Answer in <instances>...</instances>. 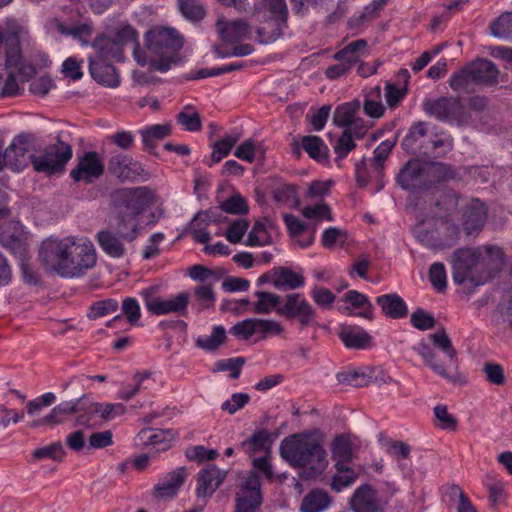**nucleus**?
Listing matches in <instances>:
<instances>
[{
	"mask_svg": "<svg viewBox=\"0 0 512 512\" xmlns=\"http://www.w3.org/2000/svg\"><path fill=\"white\" fill-rule=\"evenodd\" d=\"M39 259L49 270L62 277H77L95 266L97 257L90 241L76 243L71 237L48 238L41 244Z\"/></svg>",
	"mask_w": 512,
	"mask_h": 512,
	"instance_id": "1",
	"label": "nucleus"
},
{
	"mask_svg": "<svg viewBox=\"0 0 512 512\" xmlns=\"http://www.w3.org/2000/svg\"><path fill=\"white\" fill-rule=\"evenodd\" d=\"M281 457L291 466L307 469L306 477L320 475L328 466L327 454L318 440L306 433L285 437L279 447Z\"/></svg>",
	"mask_w": 512,
	"mask_h": 512,
	"instance_id": "2",
	"label": "nucleus"
},
{
	"mask_svg": "<svg viewBox=\"0 0 512 512\" xmlns=\"http://www.w3.org/2000/svg\"><path fill=\"white\" fill-rule=\"evenodd\" d=\"M144 40L145 51L153 59L152 67L158 72L166 73L172 65L182 61L180 51L184 46V37L175 28L153 27L145 33Z\"/></svg>",
	"mask_w": 512,
	"mask_h": 512,
	"instance_id": "3",
	"label": "nucleus"
},
{
	"mask_svg": "<svg viewBox=\"0 0 512 512\" xmlns=\"http://www.w3.org/2000/svg\"><path fill=\"white\" fill-rule=\"evenodd\" d=\"M429 339L432 344L447 357V364H441L439 356L434 353L426 344H421L417 349L418 353L434 373L447 380L455 386H464L468 383L467 376L459 370V360L457 351L452 345V341L445 329L430 334Z\"/></svg>",
	"mask_w": 512,
	"mask_h": 512,
	"instance_id": "4",
	"label": "nucleus"
},
{
	"mask_svg": "<svg viewBox=\"0 0 512 512\" xmlns=\"http://www.w3.org/2000/svg\"><path fill=\"white\" fill-rule=\"evenodd\" d=\"M158 199L156 190L149 186L130 187V241L146 227L155 225L163 215V211L159 215L155 212L144 214Z\"/></svg>",
	"mask_w": 512,
	"mask_h": 512,
	"instance_id": "5",
	"label": "nucleus"
},
{
	"mask_svg": "<svg viewBox=\"0 0 512 512\" xmlns=\"http://www.w3.org/2000/svg\"><path fill=\"white\" fill-rule=\"evenodd\" d=\"M77 412L75 425L86 428H94L98 425V419L107 422L115 417L123 415L126 411L121 403H100L89 399L87 395H82L75 399Z\"/></svg>",
	"mask_w": 512,
	"mask_h": 512,
	"instance_id": "6",
	"label": "nucleus"
},
{
	"mask_svg": "<svg viewBox=\"0 0 512 512\" xmlns=\"http://www.w3.org/2000/svg\"><path fill=\"white\" fill-rule=\"evenodd\" d=\"M234 512H259L263 503L259 475L255 471L239 473L235 486Z\"/></svg>",
	"mask_w": 512,
	"mask_h": 512,
	"instance_id": "7",
	"label": "nucleus"
},
{
	"mask_svg": "<svg viewBox=\"0 0 512 512\" xmlns=\"http://www.w3.org/2000/svg\"><path fill=\"white\" fill-rule=\"evenodd\" d=\"M72 156L71 145L57 138L56 143L46 146L41 151L37 150L33 169L48 176L61 173Z\"/></svg>",
	"mask_w": 512,
	"mask_h": 512,
	"instance_id": "8",
	"label": "nucleus"
},
{
	"mask_svg": "<svg viewBox=\"0 0 512 512\" xmlns=\"http://www.w3.org/2000/svg\"><path fill=\"white\" fill-rule=\"evenodd\" d=\"M423 108L429 116L442 122L455 123L458 126L466 125L470 119L467 108L458 97L429 99L424 101Z\"/></svg>",
	"mask_w": 512,
	"mask_h": 512,
	"instance_id": "9",
	"label": "nucleus"
},
{
	"mask_svg": "<svg viewBox=\"0 0 512 512\" xmlns=\"http://www.w3.org/2000/svg\"><path fill=\"white\" fill-rule=\"evenodd\" d=\"M128 39V26H122L113 36L107 34H99L93 40L91 46L95 50L94 56L88 59L124 62V47Z\"/></svg>",
	"mask_w": 512,
	"mask_h": 512,
	"instance_id": "10",
	"label": "nucleus"
},
{
	"mask_svg": "<svg viewBox=\"0 0 512 512\" xmlns=\"http://www.w3.org/2000/svg\"><path fill=\"white\" fill-rule=\"evenodd\" d=\"M37 153V144L34 137L30 134H19L12 140L6 148L7 168L13 171H21L33 161Z\"/></svg>",
	"mask_w": 512,
	"mask_h": 512,
	"instance_id": "11",
	"label": "nucleus"
},
{
	"mask_svg": "<svg viewBox=\"0 0 512 512\" xmlns=\"http://www.w3.org/2000/svg\"><path fill=\"white\" fill-rule=\"evenodd\" d=\"M278 314L288 320L296 319L300 329L313 326L316 322L315 309L300 293L287 294L282 299Z\"/></svg>",
	"mask_w": 512,
	"mask_h": 512,
	"instance_id": "12",
	"label": "nucleus"
},
{
	"mask_svg": "<svg viewBox=\"0 0 512 512\" xmlns=\"http://www.w3.org/2000/svg\"><path fill=\"white\" fill-rule=\"evenodd\" d=\"M475 251L472 248H459L452 254V276L456 284L471 282L478 285Z\"/></svg>",
	"mask_w": 512,
	"mask_h": 512,
	"instance_id": "13",
	"label": "nucleus"
},
{
	"mask_svg": "<svg viewBox=\"0 0 512 512\" xmlns=\"http://www.w3.org/2000/svg\"><path fill=\"white\" fill-rule=\"evenodd\" d=\"M476 257V271L478 285L492 278L504 266V252L499 247L486 246L474 249Z\"/></svg>",
	"mask_w": 512,
	"mask_h": 512,
	"instance_id": "14",
	"label": "nucleus"
},
{
	"mask_svg": "<svg viewBox=\"0 0 512 512\" xmlns=\"http://www.w3.org/2000/svg\"><path fill=\"white\" fill-rule=\"evenodd\" d=\"M103 173L104 165L99 154L95 151H88L79 158L76 167L70 171V177L75 182L84 181L86 184H91Z\"/></svg>",
	"mask_w": 512,
	"mask_h": 512,
	"instance_id": "15",
	"label": "nucleus"
},
{
	"mask_svg": "<svg viewBox=\"0 0 512 512\" xmlns=\"http://www.w3.org/2000/svg\"><path fill=\"white\" fill-rule=\"evenodd\" d=\"M397 183L405 190L429 188V182L426 178V165L423 166L417 159L409 160L397 175Z\"/></svg>",
	"mask_w": 512,
	"mask_h": 512,
	"instance_id": "16",
	"label": "nucleus"
},
{
	"mask_svg": "<svg viewBox=\"0 0 512 512\" xmlns=\"http://www.w3.org/2000/svg\"><path fill=\"white\" fill-rule=\"evenodd\" d=\"M227 472L215 465H208L201 469L196 479V495L198 498L208 499L222 485Z\"/></svg>",
	"mask_w": 512,
	"mask_h": 512,
	"instance_id": "17",
	"label": "nucleus"
},
{
	"mask_svg": "<svg viewBox=\"0 0 512 512\" xmlns=\"http://www.w3.org/2000/svg\"><path fill=\"white\" fill-rule=\"evenodd\" d=\"M189 293L180 292L175 297L169 299L154 298L146 301L147 309L154 315H166L176 313L185 315L189 303Z\"/></svg>",
	"mask_w": 512,
	"mask_h": 512,
	"instance_id": "18",
	"label": "nucleus"
},
{
	"mask_svg": "<svg viewBox=\"0 0 512 512\" xmlns=\"http://www.w3.org/2000/svg\"><path fill=\"white\" fill-rule=\"evenodd\" d=\"M353 512H385L376 490L369 484L358 487L349 500Z\"/></svg>",
	"mask_w": 512,
	"mask_h": 512,
	"instance_id": "19",
	"label": "nucleus"
},
{
	"mask_svg": "<svg viewBox=\"0 0 512 512\" xmlns=\"http://www.w3.org/2000/svg\"><path fill=\"white\" fill-rule=\"evenodd\" d=\"M0 244L17 257L27 254L24 232L18 223L10 222L0 226Z\"/></svg>",
	"mask_w": 512,
	"mask_h": 512,
	"instance_id": "20",
	"label": "nucleus"
},
{
	"mask_svg": "<svg viewBox=\"0 0 512 512\" xmlns=\"http://www.w3.org/2000/svg\"><path fill=\"white\" fill-rule=\"evenodd\" d=\"M288 27V20L272 16H264L257 27L256 40L263 45H270L278 41Z\"/></svg>",
	"mask_w": 512,
	"mask_h": 512,
	"instance_id": "21",
	"label": "nucleus"
},
{
	"mask_svg": "<svg viewBox=\"0 0 512 512\" xmlns=\"http://www.w3.org/2000/svg\"><path fill=\"white\" fill-rule=\"evenodd\" d=\"M445 228L450 232V238L446 241L439 239L437 234L433 230H429L425 224L417 225L414 229V235L420 243L430 248H440L445 245L451 246L458 240L460 229L452 223H446Z\"/></svg>",
	"mask_w": 512,
	"mask_h": 512,
	"instance_id": "22",
	"label": "nucleus"
},
{
	"mask_svg": "<svg viewBox=\"0 0 512 512\" xmlns=\"http://www.w3.org/2000/svg\"><path fill=\"white\" fill-rule=\"evenodd\" d=\"M101 249L110 257L119 258L125 254L126 235L119 228L101 230L96 234Z\"/></svg>",
	"mask_w": 512,
	"mask_h": 512,
	"instance_id": "23",
	"label": "nucleus"
},
{
	"mask_svg": "<svg viewBox=\"0 0 512 512\" xmlns=\"http://www.w3.org/2000/svg\"><path fill=\"white\" fill-rule=\"evenodd\" d=\"M133 57L141 69H136L132 73L133 82L140 86L155 84L158 78L155 72L156 68L152 67L153 59L148 58L146 51L141 49L137 44L133 49Z\"/></svg>",
	"mask_w": 512,
	"mask_h": 512,
	"instance_id": "24",
	"label": "nucleus"
},
{
	"mask_svg": "<svg viewBox=\"0 0 512 512\" xmlns=\"http://www.w3.org/2000/svg\"><path fill=\"white\" fill-rule=\"evenodd\" d=\"M426 126V123L418 122L410 128L402 140V147L407 153L429 155V146L426 144L429 139Z\"/></svg>",
	"mask_w": 512,
	"mask_h": 512,
	"instance_id": "25",
	"label": "nucleus"
},
{
	"mask_svg": "<svg viewBox=\"0 0 512 512\" xmlns=\"http://www.w3.org/2000/svg\"><path fill=\"white\" fill-rule=\"evenodd\" d=\"M216 29L221 39L225 42L236 43L249 37L250 26L244 20L228 21L220 17L216 22Z\"/></svg>",
	"mask_w": 512,
	"mask_h": 512,
	"instance_id": "26",
	"label": "nucleus"
},
{
	"mask_svg": "<svg viewBox=\"0 0 512 512\" xmlns=\"http://www.w3.org/2000/svg\"><path fill=\"white\" fill-rule=\"evenodd\" d=\"M367 130L368 127L363 124V121L356 118L354 123L343 131L334 146V152L337 154L336 161L345 158L349 152L356 148V143L352 139V131L355 137L361 138Z\"/></svg>",
	"mask_w": 512,
	"mask_h": 512,
	"instance_id": "27",
	"label": "nucleus"
},
{
	"mask_svg": "<svg viewBox=\"0 0 512 512\" xmlns=\"http://www.w3.org/2000/svg\"><path fill=\"white\" fill-rule=\"evenodd\" d=\"M468 66L477 86H493L498 83L500 71L492 61L477 58L470 62Z\"/></svg>",
	"mask_w": 512,
	"mask_h": 512,
	"instance_id": "28",
	"label": "nucleus"
},
{
	"mask_svg": "<svg viewBox=\"0 0 512 512\" xmlns=\"http://www.w3.org/2000/svg\"><path fill=\"white\" fill-rule=\"evenodd\" d=\"M487 211L483 203L471 200L463 213V228L467 235L478 233L486 221Z\"/></svg>",
	"mask_w": 512,
	"mask_h": 512,
	"instance_id": "29",
	"label": "nucleus"
},
{
	"mask_svg": "<svg viewBox=\"0 0 512 512\" xmlns=\"http://www.w3.org/2000/svg\"><path fill=\"white\" fill-rule=\"evenodd\" d=\"M186 468L180 467L169 472L154 486V493L159 498L175 496L186 479Z\"/></svg>",
	"mask_w": 512,
	"mask_h": 512,
	"instance_id": "30",
	"label": "nucleus"
},
{
	"mask_svg": "<svg viewBox=\"0 0 512 512\" xmlns=\"http://www.w3.org/2000/svg\"><path fill=\"white\" fill-rule=\"evenodd\" d=\"M88 60L89 73L97 83L108 87H117L119 85V76L113 66V62Z\"/></svg>",
	"mask_w": 512,
	"mask_h": 512,
	"instance_id": "31",
	"label": "nucleus"
},
{
	"mask_svg": "<svg viewBox=\"0 0 512 512\" xmlns=\"http://www.w3.org/2000/svg\"><path fill=\"white\" fill-rule=\"evenodd\" d=\"M377 304L381 307L382 312L389 318H403L408 313V308L404 300L397 294H385L377 297Z\"/></svg>",
	"mask_w": 512,
	"mask_h": 512,
	"instance_id": "32",
	"label": "nucleus"
},
{
	"mask_svg": "<svg viewBox=\"0 0 512 512\" xmlns=\"http://www.w3.org/2000/svg\"><path fill=\"white\" fill-rule=\"evenodd\" d=\"M339 337L347 348L365 349L372 346L371 335L360 328L345 327L339 332Z\"/></svg>",
	"mask_w": 512,
	"mask_h": 512,
	"instance_id": "33",
	"label": "nucleus"
},
{
	"mask_svg": "<svg viewBox=\"0 0 512 512\" xmlns=\"http://www.w3.org/2000/svg\"><path fill=\"white\" fill-rule=\"evenodd\" d=\"M216 222L214 214L210 211H200L192 219L191 234L198 243H207L210 240V233L206 230V226Z\"/></svg>",
	"mask_w": 512,
	"mask_h": 512,
	"instance_id": "34",
	"label": "nucleus"
},
{
	"mask_svg": "<svg viewBox=\"0 0 512 512\" xmlns=\"http://www.w3.org/2000/svg\"><path fill=\"white\" fill-rule=\"evenodd\" d=\"M304 284L305 278L302 274L294 272L289 267H276V289L295 290L303 287Z\"/></svg>",
	"mask_w": 512,
	"mask_h": 512,
	"instance_id": "35",
	"label": "nucleus"
},
{
	"mask_svg": "<svg viewBox=\"0 0 512 512\" xmlns=\"http://www.w3.org/2000/svg\"><path fill=\"white\" fill-rule=\"evenodd\" d=\"M456 177L452 165L443 162H429L426 164V178L429 187L432 184L452 180Z\"/></svg>",
	"mask_w": 512,
	"mask_h": 512,
	"instance_id": "36",
	"label": "nucleus"
},
{
	"mask_svg": "<svg viewBox=\"0 0 512 512\" xmlns=\"http://www.w3.org/2000/svg\"><path fill=\"white\" fill-rule=\"evenodd\" d=\"M171 132L172 126L170 123L152 125L140 131L143 144L149 151H152L156 147V140L166 138Z\"/></svg>",
	"mask_w": 512,
	"mask_h": 512,
	"instance_id": "37",
	"label": "nucleus"
},
{
	"mask_svg": "<svg viewBox=\"0 0 512 512\" xmlns=\"http://www.w3.org/2000/svg\"><path fill=\"white\" fill-rule=\"evenodd\" d=\"M449 86L455 92L467 93L473 91L474 86H477V84L468 64L450 76Z\"/></svg>",
	"mask_w": 512,
	"mask_h": 512,
	"instance_id": "38",
	"label": "nucleus"
},
{
	"mask_svg": "<svg viewBox=\"0 0 512 512\" xmlns=\"http://www.w3.org/2000/svg\"><path fill=\"white\" fill-rule=\"evenodd\" d=\"M330 504L329 495L322 490H313L302 500L300 510L302 512H321Z\"/></svg>",
	"mask_w": 512,
	"mask_h": 512,
	"instance_id": "39",
	"label": "nucleus"
},
{
	"mask_svg": "<svg viewBox=\"0 0 512 512\" xmlns=\"http://www.w3.org/2000/svg\"><path fill=\"white\" fill-rule=\"evenodd\" d=\"M255 296L258 298V301L254 303L256 313L267 314L276 311L278 314V308L281 307L283 298L275 293L265 291H256Z\"/></svg>",
	"mask_w": 512,
	"mask_h": 512,
	"instance_id": "40",
	"label": "nucleus"
},
{
	"mask_svg": "<svg viewBox=\"0 0 512 512\" xmlns=\"http://www.w3.org/2000/svg\"><path fill=\"white\" fill-rule=\"evenodd\" d=\"M77 406L75 399L70 401H63L56 405L47 415L51 423V427L64 424L70 416L75 415Z\"/></svg>",
	"mask_w": 512,
	"mask_h": 512,
	"instance_id": "41",
	"label": "nucleus"
},
{
	"mask_svg": "<svg viewBox=\"0 0 512 512\" xmlns=\"http://www.w3.org/2000/svg\"><path fill=\"white\" fill-rule=\"evenodd\" d=\"M359 109L358 102H348L339 105L333 114V123L339 127L351 126L356 119V113Z\"/></svg>",
	"mask_w": 512,
	"mask_h": 512,
	"instance_id": "42",
	"label": "nucleus"
},
{
	"mask_svg": "<svg viewBox=\"0 0 512 512\" xmlns=\"http://www.w3.org/2000/svg\"><path fill=\"white\" fill-rule=\"evenodd\" d=\"M337 473L332 478L331 487L340 492L342 489L351 485L357 479V473L346 465V463H336Z\"/></svg>",
	"mask_w": 512,
	"mask_h": 512,
	"instance_id": "43",
	"label": "nucleus"
},
{
	"mask_svg": "<svg viewBox=\"0 0 512 512\" xmlns=\"http://www.w3.org/2000/svg\"><path fill=\"white\" fill-rule=\"evenodd\" d=\"M181 14L191 22H199L206 15V9L201 0H177Z\"/></svg>",
	"mask_w": 512,
	"mask_h": 512,
	"instance_id": "44",
	"label": "nucleus"
},
{
	"mask_svg": "<svg viewBox=\"0 0 512 512\" xmlns=\"http://www.w3.org/2000/svg\"><path fill=\"white\" fill-rule=\"evenodd\" d=\"M302 147L307 154L317 160L324 161L328 157V147L318 136H305L302 139Z\"/></svg>",
	"mask_w": 512,
	"mask_h": 512,
	"instance_id": "45",
	"label": "nucleus"
},
{
	"mask_svg": "<svg viewBox=\"0 0 512 512\" xmlns=\"http://www.w3.org/2000/svg\"><path fill=\"white\" fill-rule=\"evenodd\" d=\"M177 122L183 126L186 131H200L202 127L199 113L191 105H186L176 116Z\"/></svg>",
	"mask_w": 512,
	"mask_h": 512,
	"instance_id": "46",
	"label": "nucleus"
},
{
	"mask_svg": "<svg viewBox=\"0 0 512 512\" xmlns=\"http://www.w3.org/2000/svg\"><path fill=\"white\" fill-rule=\"evenodd\" d=\"M331 453L337 463H347L352 458V447L350 439L345 435H338L331 443Z\"/></svg>",
	"mask_w": 512,
	"mask_h": 512,
	"instance_id": "47",
	"label": "nucleus"
},
{
	"mask_svg": "<svg viewBox=\"0 0 512 512\" xmlns=\"http://www.w3.org/2000/svg\"><path fill=\"white\" fill-rule=\"evenodd\" d=\"M269 441L270 433L266 430H259L244 440L240 444V447L246 454L252 455L258 451L264 450Z\"/></svg>",
	"mask_w": 512,
	"mask_h": 512,
	"instance_id": "48",
	"label": "nucleus"
},
{
	"mask_svg": "<svg viewBox=\"0 0 512 512\" xmlns=\"http://www.w3.org/2000/svg\"><path fill=\"white\" fill-rule=\"evenodd\" d=\"M226 339V332L222 326H215L209 336H200L196 339V346L206 351L216 350Z\"/></svg>",
	"mask_w": 512,
	"mask_h": 512,
	"instance_id": "49",
	"label": "nucleus"
},
{
	"mask_svg": "<svg viewBox=\"0 0 512 512\" xmlns=\"http://www.w3.org/2000/svg\"><path fill=\"white\" fill-rule=\"evenodd\" d=\"M336 378L339 383L356 388L367 386L372 381L371 374L358 370L339 372Z\"/></svg>",
	"mask_w": 512,
	"mask_h": 512,
	"instance_id": "50",
	"label": "nucleus"
},
{
	"mask_svg": "<svg viewBox=\"0 0 512 512\" xmlns=\"http://www.w3.org/2000/svg\"><path fill=\"white\" fill-rule=\"evenodd\" d=\"M110 154L111 157L108 163V171L122 181L126 180L128 178L127 156L117 149H111Z\"/></svg>",
	"mask_w": 512,
	"mask_h": 512,
	"instance_id": "51",
	"label": "nucleus"
},
{
	"mask_svg": "<svg viewBox=\"0 0 512 512\" xmlns=\"http://www.w3.org/2000/svg\"><path fill=\"white\" fill-rule=\"evenodd\" d=\"M155 384L153 373L150 370L136 372L130 384V398L134 395L150 389Z\"/></svg>",
	"mask_w": 512,
	"mask_h": 512,
	"instance_id": "52",
	"label": "nucleus"
},
{
	"mask_svg": "<svg viewBox=\"0 0 512 512\" xmlns=\"http://www.w3.org/2000/svg\"><path fill=\"white\" fill-rule=\"evenodd\" d=\"M239 141L238 135H226L223 139L213 144L211 162L218 163L228 156L234 145Z\"/></svg>",
	"mask_w": 512,
	"mask_h": 512,
	"instance_id": "53",
	"label": "nucleus"
},
{
	"mask_svg": "<svg viewBox=\"0 0 512 512\" xmlns=\"http://www.w3.org/2000/svg\"><path fill=\"white\" fill-rule=\"evenodd\" d=\"M429 155L433 154L436 157H444L453 150L454 140L451 136L436 135L435 139H428Z\"/></svg>",
	"mask_w": 512,
	"mask_h": 512,
	"instance_id": "54",
	"label": "nucleus"
},
{
	"mask_svg": "<svg viewBox=\"0 0 512 512\" xmlns=\"http://www.w3.org/2000/svg\"><path fill=\"white\" fill-rule=\"evenodd\" d=\"M175 438V433L171 429L152 430L148 435V440L144 441V445L159 446V450L165 451L170 448V442Z\"/></svg>",
	"mask_w": 512,
	"mask_h": 512,
	"instance_id": "55",
	"label": "nucleus"
},
{
	"mask_svg": "<svg viewBox=\"0 0 512 512\" xmlns=\"http://www.w3.org/2000/svg\"><path fill=\"white\" fill-rule=\"evenodd\" d=\"M218 455L219 453L216 449H208L202 445L190 446L185 451L186 458L198 464L214 460Z\"/></svg>",
	"mask_w": 512,
	"mask_h": 512,
	"instance_id": "56",
	"label": "nucleus"
},
{
	"mask_svg": "<svg viewBox=\"0 0 512 512\" xmlns=\"http://www.w3.org/2000/svg\"><path fill=\"white\" fill-rule=\"evenodd\" d=\"M396 140H385L382 141L374 150V157L372 159V166L378 174L382 173L384 163L390 153L392 152Z\"/></svg>",
	"mask_w": 512,
	"mask_h": 512,
	"instance_id": "57",
	"label": "nucleus"
},
{
	"mask_svg": "<svg viewBox=\"0 0 512 512\" xmlns=\"http://www.w3.org/2000/svg\"><path fill=\"white\" fill-rule=\"evenodd\" d=\"M301 214L307 218L320 222L322 220L332 221L333 216L330 207L326 203H319L314 206H305L301 209Z\"/></svg>",
	"mask_w": 512,
	"mask_h": 512,
	"instance_id": "58",
	"label": "nucleus"
},
{
	"mask_svg": "<svg viewBox=\"0 0 512 512\" xmlns=\"http://www.w3.org/2000/svg\"><path fill=\"white\" fill-rule=\"evenodd\" d=\"M66 452L60 441L53 442L52 444L44 447H40L33 452V457L36 460H42L45 458L52 459L54 461H62L65 457Z\"/></svg>",
	"mask_w": 512,
	"mask_h": 512,
	"instance_id": "59",
	"label": "nucleus"
},
{
	"mask_svg": "<svg viewBox=\"0 0 512 512\" xmlns=\"http://www.w3.org/2000/svg\"><path fill=\"white\" fill-rule=\"evenodd\" d=\"M491 34L498 38L512 37V13H503L491 26Z\"/></svg>",
	"mask_w": 512,
	"mask_h": 512,
	"instance_id": "60",
	"label": "nucleus"
},
{
	"mask_svg": "<svg viewBox=\"0 0 512 512\" xmlns=\"http://www.w3.org/2000/svg\"><path fill=\"white\" fill-rule=\"evenodd\" d=\"M220 209L228 214L243 215L248 212V205L240 194L235 193L221 203Z\"/></svg>",
	"mask_w": 512,
	"mask_h": 512,
	"instance_id": "61",
	"label": "nucleus"
},
{
	"mask_svg": "<svg viewBox=\"0 0 512 512\" xmlns=\"http://www.w3.org/2000/svg\"><path fill=\"white\" fill-rule=\"evenodd\" d=\"M245 364V358L243 357H235L228 358L224 360H220L215 364L214 372L218 371H229L230 378L237 379L239 378L242 368Z\"/></svg>",
	"mask_w": 512,
	"mask_h": 512,
	"instance_id": "62",
	"label": "nucleus"
},
{
	"mask_svg": "<svg viewBox=\"0 0 512 512\" xmlns=\"http://www.w3.org/2000/svg\"><path fill=\"white\" fill-rule=\"evenodd\" d=\"M429 280L431 285L435 290L439 293H442L446 290L447 281H446V270L442 263L436 262L430 266L429 269Z\"/></svg>",
	"mask_w": 512,
	"mask_h": 512,
	"instance_id": "63",
	"label": "nucleus"
},
{
	"mask_svg": "<svg viewBox=\"0 0 512 512\" xmlns=\"http://www.w3.org/2000/svg\"><path fill=\"white\" fill-rule=\"evenodd\" d=\"M410 322L416 329L422 331L432 329L436 324L434 316L421 308L411 314Z\"/></svg>",
	"mask_w": 512,
	"mask_h": 512,
	"instance_id": "64",
	"label": "nucleus"
}]
</instances>
